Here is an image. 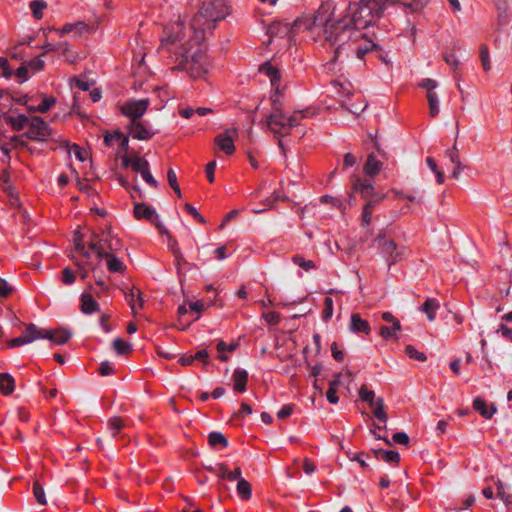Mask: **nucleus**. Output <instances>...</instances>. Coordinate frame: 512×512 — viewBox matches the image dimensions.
<instances>
[{"label": "nucleus", "mask_w": 512, "mask_h": 512, "mask_svg": "<svg viewBox=\"0 0 512 512\" xmlns=\"http://www.w3.org/2000/svg\"><path fill=\"white\" fill-rule=\"evenodd\" d=\"M429 2L430 0H360L359 3L349 4L341 18L333 19L335 7L332 1L327 0L321 3L313 17L300 19L298 25L303 23L311 31L315 42L327 43L333 47L334 61L343 53L363 60L368 53L382 51L378 44L366 38L363 29L375 25L390 7L413 14L422 11ZM379 57L387 63L381 53Z\"/></svg>", "instance_id": "nucleus-1"}, {"label": "nucleus", "mask_w": 512, "mask_h": 512, "mask_svg": "<svg viewBox=\"0 0 512 512\" xmlns=\"http://www.w3.org/2000/svg\"><path fill=\"white\" fill-rule=\"evenodd\" d=\"M223 0L204 1L189 23L178 20L164 26L158 51L194 79L203 78L211 68V59L205 45L206 33L216 22L229 15Z\"/></svg>", "instance_id": "nucleus-2"}, {"label": "nucleus", "mask_w": 512, "mask_h": 512, "mask_svg": "<svg viewBox=\"0 0 512 512\" xmlns=\"http://www.w3.org/2000/svg\"><path fill=\"white\" fill-rule=\"evenodd\" d=\"M274 103V111L271 112L265 121V125L269 131H271L276 138H278V146L282 153L286 154V148L283 144L281 137L288 135L293 127L300 125V120L303 118H309L315 115V111L310 109L294 111L293 114H285L278 106L276 96H271Z\"/></svg>", "instance_id": "nucleus-3"}, {"label": "nucleus", "mask_w": 512, "mask_h": 512, "mask_svg": "<svg viewBox=\"0 0 512 512\" xmlns=\"http://www.w3.org/2000/svg\"><path fill=\"white\" fill-rule=\"evenodd\" d=\"M373 243L389 269L400 262L405 255V247L399 246L394 240L387 238L384 231L378 233Z\"/></svg>", "instance_id": "nucleus-4"}, {"label": "nucleus", "mask_w": 512, "mask_h": 512, "mask_svg": "<svg viewBox=\"0 0 512 512\" xmlns=\"http://www.w3.org/2000/svg\"><path fill=\"white\" fill-rule=\"evenodd\" d=\"M316 14V11H314L312 14H304L300 17H298L292 25L288 23H282V22H274L272 23L268 29H267V35L272 40L275 37L278 38H285V37H291V34L300 33L307 31L309 33L310 38L313 39L311 35V31L309 29L305 28V25L302 23L298 25V21L303 18L313 17Z\"/></svg>", "instance_id": "nucleus-5"}, {"label": "nucleus", "mask_w": 512, "mask_h": 512, "mask_svg": "<svg viewBox=\"0 0 512 512\" xmlns=\"http://www.w3.org/2000/svg\"><path fill=\"white\" fill-rule=\"evenodd\" d=\"M89 248L99 256V252L103 250L105 254L112 252L117 254L123 249V243L120 238L112 235L110 232L103 233L99 238L97 235L93 236V239L89 243Z\"/></svg>", "instance_id": "nucleus-6"}, {"label": "nucleus", "mask_w": 512, "mask_h": 512, "mask_svg": "<svg viewBox=\"0 0 512 512\" xmlns=\"http://www.w3.org/2000/svg\"><path fill=\"white\" fill-rule=\"evenodd\" d=\"M52 132L53 129L42 117L32 116L24 136L31 141L44 142L52 136Z\"/></svg>", "instance_id": "nucleus-7"}, {"label": "nucleus", "mask_w": 512, "mask_h": 512, "mask_svg": "<svg viewBox=\"0 0 512 512\" xmlns=\"http://www.w3.org/2000/svg\"><path fill=\"white\" fill-rule=\"evenodd\" d=\"M150 105L148 98L139 100H128L122 104L120 111L122 115L130 120V123L142 119L143 115L147 112Z\"/></svg>", "instance_id": "nucleus-8"}, {"label": "nucleus", "mask_w": 512, "mask_h": 512, "mask_svg": "<svg viewBox=\"0 0 512 512\" xmlns=\"http://www.w3.org/2000/svg\"><path fill=\"white\" fill-rule=\"evenodd\" d=\"M127 128L133 139L141 141L150 140L158 132L148 120L143 118L129 123Z\"/></svg>", "instance_id": "nucleus-9"}, {"label": "nucleus", "mask_w": 512, "mask_h": 512, "mask_svg": "<svg viewBox=\"0 0 512 512\" xmlns=\"http://www.w3.org/2000/svg\"><path fill=\"white\" fill-rule=\"evenodd\" d=\"M237 137L238 130L236 128L226 129L215 137V145L226 155H232L236 150L234 141Z\"/></svg>", "instance_id": "nucleus-10"}, {"label": "nucleus", "mask_w": 512, "mask_h": 512, "mask_svg": "<svg viewBox=\"0 0 512 512\" xmlns=\"http://www.w3.org/2000/svg\"><path fill=\"white\" fill-rule=\"evenodd\" d=\"M38 332L39 339H48L56 345H63L67 343L72 336L71 332L65 328H59L56 330L38 328Z\"/></svg>", "instance_id": "nucleus-11"}, {"label": "nucleus", "mask_w": 512, "mask_h": 512, "mask_svg": "<svg viewBox=\"0 0 512 512\" xmlns=\"http://www.w3.org/2000/svg\"><path fill=\"white\" fill-rule=\"evenodd\" d=\"M38 333V327L35 324L30 323L26 326L25 331L21 336L11 339L8 341L7 345L9 348H16L32 343L39 339Z\"/></svg>", "instance_id": "nucleus-12"}, {"label": "nucleus", "mask_w": 512, "mask_h": 512, "mask_svg": "<svg viewBox=\"0 0 512 512\" xmlns=\"http://www.w3.org/2000/svg\"><path fill=\"white\" fill-rule=\"evenodd\" d=\"M125 300L129 304L132 313L136 315L139 310H141L144 306V296L142 291L133 286L128 291L124 293Z\"/></svg>", "instance_id": "nucleus-13"}, {"label": "nucleus", "mask_w": 512, "mask_h": 512, "mask_svg": "<svg viewBox=\"0 0 512 512\" xmlns=\"http://www.w3.org/2000/svg\"><path fill=\"white\" fill-rule=\"evenodd\" d=\"M353 192L359 193L363 199H371L375 196L374 184L369 179L356 177L352 183Z\"/></svg>", "instance_id": "nucleus-14"}, {"label": "nucleus", "mask_w": 512, "mask_h": 512, "mask_svg": "<svg viewBox=\"0 0 512 512\" xmlns=\"http://www.w3.org/2000/svg\"><path fill=\"white\" fill-rule=\"evenodd\" d=\"M98 259H105L106 260V266L109 272L111 273H124L126 270V265L124 262L112 252H109L108 254H105L103 250L99 252Z\"/></svg>", "instance_id": "nucleus-15"}, {"label": "nucleus", "mask_w": 512, "mask_h": 512, "mask_svg": "<svg viewBox=\"0 0 512 512\" xmlns=\"http://www.w3.org/2000/svg\"><path fill=\"white\" fill-rule=\"evenodd\" d=\"M349 330L354 334L369 335L371 332V326L369 322L362 319L358 313H352L350 316Z\"/></svg>", "instance_id": "nucleus-16"}, {"label": "nucleus", "mask_w": 512, "mask_h": 512, "mask_svg": "<svg viewBox=\"0 0 512 512\" xmlns=\"http://www.w3.org/2000/svg\"><path fill=\"white\" fill-rule=\"evenodd\" d=\"M123 167H131L132 170L140 175L143 174V171L148 170L150 168L149 162L144 158L138 155L133 157L124 156L122 158Z\"/></svg>", "instance_id": "nucleus-17"}, {"label": "nucleus", "mask_w": 512, "mask_h": 512, "mask_svg": "<svg viewBox=\"0 0 512 512\" xmlns=\"http://www.w3.org/2000/svg\"><path fill=\"white\" fill-rule=\"evenodd\" d=\"M104 144L108 147L117 144L121 148V150L126 151L129 147V138L124 133L120 131H115L113 133L105 134Z\"/></svg>", "instance_id": "nucleus-18"}, {"label": "nucleus", "mask_w": 512, "mask_h": 512, "mask_svg": "<svg viewBox=\"0 0 512 512\" xmlns=\"http://www.w3.org/2000/svg\"><path fill=\"white\" fill-rule=\"evenodd\" d=\"M134 215L138 220L145 219L150 222H154L158 219V214L155 208L145 203H136L134 205Z\"/></svg>", "instance_id": "nucleus-19"}, {"label": "nucleus", "mask_w": 512, "mask_h": 512, "mask_svg": "<svg viewBox=\"0 0 512 512\" xmlns=\"http://www.w3.org/2000/svg\"><path fill=\"white\" fill-rule=\"evenodd\" d=\"M259 72L269 78L271 86L278 92L281 78L279 70L270 62H265L260 65Z\"/></svg>", "instance_id": "nucleus-20"}, {"label": "nucleus", "mask_w": 512, "mask_h": 512, "mask_svg": "<svg viewBox=\"0 0 512 512\" xmlns=\"http://www.w3.org/2000/svg\"><path fill=\"white\" fill-rule=\"evenodd\" d=\"M80 303L81 312L86 315L98 312L100 309L99 303L93 298L92 294L88 292L82 293Z\"/></svg>", "instance_id": "nucleus-21"}, {"label": "nucleus", "mask_w": 512, "mask_h": 512, "mask_svg": "<svg viewBox=\"0 0 512 512\" xmlns=\"http://www.w3.org/2000/svg\"><path fill=\"white\" fill-rule=\"evenodd\" d=\"M383 167V163L376 157L374 153H370L367 156L365 164L363 166V172L369 177L376 176Z\"/></svg>", "instance_id": "nucleus-22"}, {"label": "nucleus", "mask_w": 512, "mask_h": 512, "mask_svg": "<svg viewBox=\"0 0 512 512\" xmlns=\"http://www.w3.org/2000/svg\"><path fill=\"white\" fill-rule=\"evenodd\" d=\"M473 408L485 419H490L496 413L494 404L489 405L484 399L476 397L473 401Z\"/></svg>", "instance_id": "nucleus-23"}, {"label": "nucleus", "mask_w": 512, "mask_h": 512, "mask_svg": "<svg viewBox=\"0 0 512 512\" xmlns=\"http://www.w3.org/2000/svg\"><path fill=\"white\" fill-rule=\"evenodd\" d=\"M234 390L243 393L247 389L248 372L245 369L237 368L233 373Z\"/></svg>", "instance_id": "nucleus-24"}, {"label": "nucleus", "mask_w": 512, "mask_h": 512, "mask_svg": "<svg viewBox=\"0 0 512 512\" xmlns=\"http://www.w3.org/2000/svg\"><path fill=\"white\" fill-rule=\"evenodd\" d=\"M440 308V303L436 298H427L420 306V311L425 313L427 319L432 322L436 319V312Z\"/></svg>", "instance_id": "nucleus-25"}, {"label": "nucleus", "mask_w": 512, "mask_h": 512, "mask_svg": "<svg viewBox=\"0 0 512 512\" xmlns=\"http://www.w3.org/2000/svg\"><path fill=\"white\" fill-rule=\"evenodd\" d=\"M30 117L20 114L17 117L5 116V122L14 130L22 131L25 127H28Z\"/></svg>", "instance_id": "nucleus-26"}, {"label": "nucleus", "mask_w": 512, "mask_h": 512, "mask_svg": "<svg viewBox=\"0 0 512 512\" xmlns=\"http://www.w3.org/2000/svg\"><path fill=\"white\" fill-rule=\"evenodd\" d=\"M208 443L214 449H225L228 447V440L221 432H210L208 434Z\"/></svg>", "instance_id": "nucleus-27"}, {"label": "nucleus", "mask_w": 512, "mask_h": 512, "mask_svg": "<svg viewBox=\"0 0 512 512\" xmlns=\"http://www.w3.org/2000/svg\"><path fill=\"white\" fill-rule=\"evenodd\" d=\"M15 390V380L9 373H0V392L7 396Z\"/></svg>", "instance_id": "nucleus-28"}, {"label": "nucleus", "mask_w": 512, "mask_h": 512, "mask_svg": "<svg viewBox=\"0 0 512 512\" xmlns=\"http://www.w3.org/2000/svg\"><path fill=\"white\" fill-rule=\"evenodd\" d=\"M236 491L239 498L243 501H248L252 497L251 484L245 479H240L237 482Z\"/></svg>", "instance_id": "nucleus-29"}, {"label": "nucleus", "mask_w": 512, "mask_h": 512, "mask_svg": "<svg viewBox=\"0 0 512 512\" xmlns=\"http://www.w3.org/2000/svg\"><path fill=\"white\" fill-rule=\"evenodd\" d=\"M498 23L500 26L510 22L509 7L505 0L497 2Z\"/></svg>", "instance_id": "nucleus-30"}, {"label": "nucleus", "mask_w": 512, "mask_h": 512, "mask_svg": "<svg viewBox=\"0 0 512 512\" xmlns=\"http://www.w3.org/2000/svg\"><path fill=\"white\" fill-rule=\"evenodd\" d=\"M428 105H429V115L432 118H435L439 114V96L437 92L426 93Z\"/></svg>", "instance_id": "nucleus-31"}, {"label": "nucleus", "mask_w": 512, "mask_h": 512, "mask_svg": "<svg viewBox=\"0 0 512 512\" xmlns=\"http://www.w3.org/2000/svg\"><path fill=\"white\" fill-rule=\"evenodd\" d=\"M107 425L112 437L116 438L126 424L123 419L114 416L108 420Z\"/></svg>", "instance_id": "nucleus-32"}, {"label": "nucleus", "mask_w": 512, "mask_h": 512, "mask_svg": "<svg viewBox=\"0 0 512 512\" xmlns=\"http://www.w3.org/2000/svg\"><path fill=\"white\" fill-rule=\"evenodd\" d=\"M377 457L383 459L389 464H398L400 461V454L394 450H383L380 449L376 452Z\"/></svg>", "instance_id": "nucleus-33"}, {"label": "nucleus", "mask_w": 512, "mask_h": 512, "mask_svg": "<svg viewBox=\"0 0 512 512\" xmlns=\"http://www.w3.org/2000/svg\"><path fill=\"white\" fill-rule=\"evenodd\" d=\"M373 409V415L379 421L386 423L387 421V413L384 409V400L383 398H377L374 401V406H370Z\"/></svg>", "instance_id": "nucleus-34"}, {"label": "nucleus", "mask_w": 512, "mask_h": 512, "mask_svg": "<svg viewBox=\"0 0 512 512\" xmlns=\"http://www.w3.org/2000/svg\"><path fill=\"white\" fill-rule=\"evenodd\" d=\"M86 28V24L84 22H76V23H67L63 27L56 29L55 31L59 36H64L66 34L72 33L74 31L81 32Z\"/></svg>", "instance_id": "nucleus-35"}, {"label": "nucleus", "mask_w": 512, "mask_h": 512, "mask_svg": "<svg viewBox=\"0 0 512 512\" xmlns=\"http://www.w3.org/2000/svg\"><path fill=\"white\" fill-rule=\"evenodd\" d=\"M323 310L321 313V319L323 322L327 323L331 320L334 312V301L331 297H325L323 301Z\"/></svg>", "instance_id": "nucleus-36"}, {"label": "nucleus", "mask_w": 512, "mask_h": 512, "mask_svg": "<svg viewBox=\"0 0 512 512\" xmlns=\"http://www.w3.org/2000/svg\"><path fill=\"white\" fill-rule=\"evenodd\" d=\"M339 384L340 381L338 379H334L329 382V388L326 391V399L331 404H337L339 402V397L337 396Z\"/></svg>", "instance_id": "nucleus-37"}, {"label": "nucleus", "mask_w": 512, "mask_h": 512, "mask_svg": "<svg viewBox=\"0 0 512 512\" xmlns=\"http://www.w3.org/2000/svg\"><path fill=\"white\" fill-rule=\"evenodd\" d=\"M497 486V496L505 503L509 510L512 509V495L506 492L505 485L498 480L496 483Z\"/></svg>", "instance_id": "nucleus-38"}, {"label": "nucleus", "mask_w": 512, "mask_h": 512, "mask_svg": "<svg viewBox=\"0 0 512 512\" xmlns=\"http://www.w3.org/2000/svg\"><path fill=\"white\" fill-rule=\"evenodd\" d=\"M29 7L34 18L40 20L43 17V10L47 7V3L44 0H33Z\"/></svg>", "instance_id": "nucleus-39"}, {"label": "nucleus", "mask_w": 512, "mask_h": 512, "mask_svg": "<svg viewBox=\"0 0 512 512\" xmlns=\"http://www.w3.org/2000/svg\"><path fill=\"white\" fill-rule=\"evenodd\" d=\"M74 246L75 250L84 258H90V252L86 249L82 235L77 232L74 235Z\"/></svg>", "instance_id": "nucleus-40"}, {"label": "nucleus", "mask_w": 512, "mask_h": 512, "mask_svg": "<svg viewBox=\"0 0 512 512\" xmlns=\"http://www.w3.org/2000/svg\"><path fill=\"white\" fill-rule=\"evenodd\" d=\"M33 494H34V497H35L36 501L38 502V504H40V505L47 504V499H46L44 488L38 480H35L33 483Z\"/></svg>", "instance_id": "nucleus-41"}, {"label": "nucleus", "mask_w": 512, "mask_h": 512, "mask_svg": "<svg viewBox=\"0 0 512 512\" xmlns=\"http://www.w3.org/2000/svg\"><path fill=\"white\" fill-rule=\"evenodd\" d=\"M401 329V324L400 322H394V325H391V326H381L380 327V335L384 338V339H389V338H392L393 336L396 335V333L398 331H400Z\"/></svg>", "instance_id": "nucleus-42"}, {"label": "nucleus", "mask_w": 512, "mask_h": 512, "mask_svg": "<svg viewBox=\"0 0 512 512\" xmlns=\"http://www.w3.org/2000/svg\"><path fill=\"white\" fill-rule=\"evenodd\" d=\"M113 348L118 355H125L131 351V345L121 338H116L113 341Z\"/></svg>", "instance_id": "nucleus-43"}, {"label": "nucleus", "mask_w": 512, "mask_h": 512, "mask_svg": "<svg viewBox=\"0 0 512 512\" xmlns=\"http://www.w3.org/2000/svg\"><path fill=\"white\" fill-rule=\"evenodd\" d=\"M405 352H406V355L410 359H413V360H416L419 362H424L427 359L426 355L423 352L418 351L413 345H407L405 347Z\"/></svg>", "instance_id": "nucleus-44"}, {"label": "nucleus", "mask_w": 512, "mask_h": 512, "mask_svg": "<svg viewBox=\"0 0 512 512\" xmlns=\"http://www.w3.org/2000/svg\"><path fill=\"white\" fill-rule=\"evenodd\" d=\"M359 397L362 401L367 402L369 406H374L375 393L373 390H369L365 385H363L359 390Z\"/></svg>", "instance_id": "nucleus-45"}, {"label": "nucleus", "mask_w": 512, "mask_h": 512, "mask_svg": "<svg viewBox=\"0 0 512 512\" xmlns=\"http://www.w3.org/2000/svg\"><path fill=\"white\" fill-rule=\"evenodd\" d=\"M56 104V98L53 96L44 97L41 103L36 106L35 110L39 113L48 112Z\"/></svg>", "instance_id": "nucleus-46"}, {"label": "nucleus", "mask_w": 512, "mask_h": 512, "mask_svg": "<svg viewBox=\"0 0 512 512\" xmlns=\"http://www.w3.org/2000/svg\"><path fill=\"white\" fill-rule=\"evenodd\" d=\"M292 261L294 264L298 265L306 271L316 268V265L312 260H306L301 255H294Z\"/></svg>", "instance_id": "nucleus-47"}, {"label": "nucleus", "mask_w": 512, "mask_h": 512, "mask_svg": "<svg viewBox=\"0 0 512 512\" xmlns=\"http://www.w3.org/2000/svg\"><path fill=\"white\" fill-rule=\"evenodd\" d=\"M480 60L484 71H489L491 69L489 49L484 44L480 46Z\"/></svg>", "instance_id": "nucleus-48"}, {"label": "nucleus", "mask_w": 512, "mask_h": 512, "mask_svg": "<svg viewBox=\"0 0 512 512\" xmlns=\"http://www.w3.org/2000/svg\"><path fill=\"white\" fill-rule=\"evenodd\" d=\"M44 65L45 62L40 57H34L27 62V67L33 72L41 71Z\"/></svg>", "instance_id": "nucleus-49"}, {"label": "nucleus", "mask_w": 512, "mask_h": 512, "mask_svg": "<svg viewBox=\"0 0 512 512\" xmlns=\"http://www.w3.org/2000/svg\"><path fill=\"white\" fill-rule=\"evenodd\" d=\"M438 83L434 79L431 78H425L419 83V87L426 89L427 93L435 92V89L437 88Z\"/></svg>", "instance_id": "nucleus-50"}, {"label": "nucleus", "mask_w": 512, "mask_h": 512, "mask_svg": "<svg viewBox=\"0 0 512 512\" xmlns=\"http://www.w3.org/2000/svg\"><path fill=\"white\" fill-rule=\"evenodd\" d=\"M74 272L70 268H64L62 270V278L61 281L65 285H72L75 282Z\"/></svg>", "instance_id": "nucleus-51"}, {"label": "nucleus", "mask_w": 512, "mask_h": 512, "mask_svg": "<svg viewBox=\"0 0 512 512\" xmlns=\"http://www.w3.org/2000/svg\"><path fill=\"white\" fill-rule=\"evenodd\" d=\"M98 372L102 376L112 375L114 373V366L109 361H103L98 368Z\"/></svg>", "instance_id": "nucleus-52"}, {"label": "nucleus", "mask_w": 512, "mask_h": 512, "mask_svg": "<svg viewBox=\"0 0 512 512\" xmlns=\"http://www.w3.org/2000/svg\"><path fill=\"white\" fill-rule=\"evenodd\" d=\"M12 292L13 287L4 278H0V297L6 298Z\"/></svg>", "instance_id": "nucleus-53"}, {"label": "nucleus", "mask_w": 512, "mask_h": 512, "mask_svg": "<svg viewBox=\"0 0 512 512\" xmlns=\"http://www.w3.org/2000/svg\"><path fill=\"white\" fill-rule=\"evenodd\" d=\"M392 440L396 444L408 445L409 441H410V438H409L408 434L405 433V432H396V433L393 434Z\"/></svg>", "instance_id": "nucleus-54"}, {"label": "nucleus", "mask_w": 512, "mask_h": 512, "mask_svg": "<svg viewBox=\"0 0 512 512\" xmlns=\"http://www.w3.org/2000/svg\"><path fill=\"white\" fill-rule=\"evenodd\" d=\"M366 107H367V104L364 103L363 101H360L358 103H352L350 105H347L346 109L348 111H350L351 113L358 115L361 112H363L366 109Z\"/></svg>", "instance_id": "nucleus-55"}, {"label": "nucleus", "mask_w": 512, "mask_h": 512, "mask_svg": "<svg viewBox=\"0 0 512 512\" xmlns=\"http://www.w3.org/2000/svg\"><path fill=\"white\" fill-rule=\"evenodd\" d=\"M262 317L265 319V321L271 325H276L280 321V315L277 312L270 311L263 313Z\"/></svg>", "instance_id": "nucleus-56"}, {"label": "nucleus", "mask_w": 512, "mask_h": 512, "mask_svg": "<svg viewBox=\"0 0 512 512\" xmlns=\"http://www.w3.org/2000/svg\"><path fill=\"white\" fill-rule=\"evenodd\" d=\"M237 348V344L235 343H232V344H227L226 342H224L223 340H220L218 343H217V346H216V349L219 353H223V352H233L235 349Z\"/></svg>", "instance_id": "nucleus-57"}, {"label": "nucleus", "mask_w": 512, "mask_h": 512, "mask_svg": "<svg viewBox=\"0 0 512 512\" xmlns=\"http://www.w3.org/2000/svg\"><path fill=\"white\" fill-rule=\"evenodd\" d=\"M204 307H205V304L201 300L189 303L190 310L197 314V316L195 317L194 320H198L199 319V315L204 310Z\"/></svg>", "instance_id": "nucleus-58"}, {"label": "nucleus", "mask_w": 512, "mask_h": 512, "mask_svg": "<svg viewBox=\"0 0 512 512\" xmlns=\"http://www.w3.org/2000/svg\"><path fill=\"white\" fill-rule=\"evenodd\" d=\"M444 60L454 70L458 69V67H459V60H458V58H457L455 53L451 52V53L445 54Z\"/></svg>", "instance_id": "nucleus-59"}, {"label": "nucleus", "mask_w": 512, "mask_h": 512, "mask_svg": "<svg viewBox=\"0 0 512 512\" xmlns=\"http://www.w3.org/2000/svg\"><path fill=\"white\" fill-rule=\"evenodd\" d=\"M215 169H216V161H211L206 164L205 172H206L207 179L210 183H213L215 180V175H214Z\"/></svg>", "instance_id": "nucleus-60"}, {"label": "nucleus", "mask_w": 512, "mask_h": 512, "mask_svg": "<svg viewBox=\"0 0 512 512\" xmlns=\"http://www.w3.org/2000/svg\"><path fill=\"white\" fill-rule=\"evenodd\" d=\"M141 177L149 186L154 187V188L158 187V182L151 174L150 168H148V170H146V171H143V174L141 175Z\"/></svg>", "instance_id": "nucleus-61"}, {"label": "nucleus", "mask_w": 512, "mask_h": 512, "mask_svg": "<svg viewBox=\"0 0 512 512\" xmlns=\"http://www.w3.org/2000/svg\"><path fill=\"white\" fill-rule=\"evenodd\" d=\"M28 70H29V68L27 67V65H21L20 67L17 68L15 75L17 78L20 79L21 82H25L29 78Z\"/></svg>", "instance_id": "nucleus-62"}, {"label": "nucleus", "mask_w": 512, "mask_h": 512, "mask_svg": "<svg viewBox=\"0 0 512 512\" xmlns=\"http://www.w3.org/2000/svg\"><path fill=\"white\" fill-rule=\"evenodd\" d=\"M293 413V406L290 404L283 405L277 413L278 419H285Z\"/></svg>", "instance_id": "nucleus-63"}, {"label": "nucleus", "mask_w": 512, "mask_h": 512, "mask_svg": "<svg viewBox=\"0 0 512 512\" xmlns=\"http://www.w3.org/2000/svg\"><path fill=\"white\" fill-rule=\"evenodd\" d=\"M446 156L449 158V160L452 164L455 162H458L460 160L459 151H458L456 145L447 149Z\"/></svg>", "instance_id": "nucleus-64"}]
</instances>
